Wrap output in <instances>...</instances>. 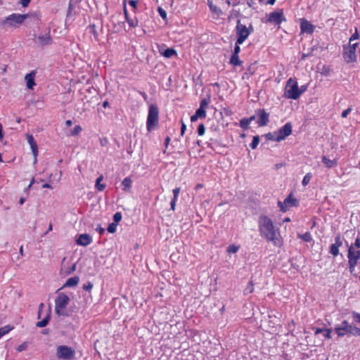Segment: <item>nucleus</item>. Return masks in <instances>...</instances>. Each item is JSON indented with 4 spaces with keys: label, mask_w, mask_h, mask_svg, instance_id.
Here are the masks:
<instances>
[{
    "label": "nucleus",
    "mask_w": 360,
    "mask_h": 360,
    "mask_svg": "<svg viewBox=\"0 0 360 360\" xmlns=\"http://www.w3.org/2000/svg\"><path fill=\"white\" fill-rule=\"evenodd\" d=\"M260 236L275 246L281 247L282 239L279 230L276 229L272 220L267 216H260L258 220Z\"/></svg>",
    "instance_id": "1"
},
{
    "label": "nucleus",
    "mask_w": 360,
    "mask_h": 360,
    "mask_svg": "<svg viewBox=\"0 0 360 360\" xmlns=\"http://www.w3.org/2000/svg\"><path fill=\"white\" fill-rule=\"evenodd\" d=\"M70 302V297L63 292H58L55 300V312L59 316H68L66 310L67 306Z\"/></svg>",
    "instance_id": "2"
},
{
    "label": "nucleus",
    "mask_w": 360,
    "mask_h": 360,
    "mask_svg": "<svg viewBox=\"0 0 360 360\" xmlns=\"http://www.w3.org/2000/svg\"><path fill=\"white\" fill-rule=\"evenodd\" d=\"M338 337L345 335H360V329L348 323L347 321H343L340 324L336 325L334 328Z\"/></svg>",
    "instance_id": "3"
},
{
    "label": "nucleus",
    "mask_w": 360,
    "mask_h": 360,
    "mask_svg": "<svg viewBox=\"0 0 360 360\" xmlns=\"http://www.w3.org/2000/svg\"><path fill=\"white\" fill-rule=\"evenodd\" d=\"M28 15L13 13L7 16L1 22V26L4 27L16 28L18 27L27 19Z\"/></svg>",
    "instance_id": "4"
},
{
    "label": "nucleus",
    "mask_w": 360,
    "mask_h": 360,
    "mask_svg": "<svg viewBox=\"0 0 360 360\" xmlns=\"http://www.w3.org/2000/svg\"><path fill=\"white\" fill-rule=\"evenodd\" d=\"M252 31L253 27L252 25H250L248 27L245 25L242 24L240 20H238L236 27L238 43L243 44Z\"/></svg>",
    "instance_id": "5"
},
{
    "label": "nucleus",
    "mask_w": 360,
    "mask_h": 360,
    "mask_svg": "<svg viewBox=\"0 0 360 360\" xmlns=\"http://www.w3.org/2000/svg\"><path fill=\"white\" fill-rule=\"evenodd\" d=\"M285 96L288 98L296 100L300 96V92H299V87L297 82L290 78L286 84Z\"/></svg>",
    "instance_id": "6"
},
{
    "label": "nucleus",
    "mask_w": 360,
    "mask_h": 360,
    "mask_svg": "<svg viewBox=\"0 0 360 360\" xmlns=\"http://www.w3.org/2000/svg\"><path fill=\"white\" fill-rule=\"evenodd\" d=\"M159 110L157 105H151L149 107L147 117V130L150 131L158 123Z\"/></svg>",
    "instance_id": "7"
},
{
    "label": "nucleus",
    "mask_w": 360,
    "mask_h": 360,
    "mask_svg": "<svg viewBox=\"0 0 360 360\" xmlns=\"http://www.w3.org/2000/svg\"><path fill=\"white\" fill-rule=\"evenodd\" d=\"M56 354L59 359L72 360L75 356V351L70 347L60 345L56 349Z\"/></svg>",
    "instance_id": "8"
},
{
    "label": "nucleus",
    "mask_w": 360,
    "mask_h": 360,
    "mask_svg": "<svg viewBox=\"0 0 360 360\" xmlns=\"http://www.w3.org/2000/svg\"><path fill=\"white\" fill-rule=\"evenodd\" d=\"M348 266L351 274L354 271L358 259L360 258V250H356L354 247H349L348 250Z\"/></svg>",
    "instance_id": "9"
},
{
    "label": "nucleus",
    "mask_w": 360,
    "mask_h": 360,
    "mask_svg": "<svg viewBox=\"0 0 360 360\" xmlns=\"http://www.w3.org/2000/svg\"><path fill=\"white\" fill-rule=\"evenodd\" d=\"M77 263H72L71 258L63 257L60 264V274L68 276L76 270Z\"/></svg>",
    "instance_id": "10"
},
{
    "label": "nucleus",
    "mask_w": 360,
    "mask_h": 360,
    "mask_svg": "<svg viewBox=\"0 0 360 360\" xmlns=\"http://www.w3.org/2000/svg\"><path fill=\"white\" fill-rule=\"evenodd\" d=\"M283 21H285L283 11L282 9H278L268 15L266 22L279 25Z\"/></svg>",
    "instance_id": "11"
},
{
    "label": "nucleus",
    "mask_w": 360,
    "mask_h": 360,
    "mask_svg": "<svg viewBox=\"0 0 360 360\" xmlns=\"http://www.w3.org/2000/svg\"><path fill=\"white\" fill-rule=\"evenodd\" d=\"M297 201L291 195H288L283 202H278V206L282 212H286L290 207L297 206Z\"/></svg>",
    "instance_id": "12"
},
{
    "label": "nucleus",
    "mask_w": 360,
    "mask_h": 360,
    "mask_svg": "<svg viewBox=\"0 0 360 360\" xmlns=\"http://www.w3.org/2000/svg\"><path fill=\"white\" fill-rule=\"evenodd\" d=\"M292 133V124L290 122L286 123L283 127L276 131L280 141H282Z\"/></svg>",
    "instance_id": "13"
},
{
    "label": "nucleus",
    "mask_w": 360,
    "mask_h": 360,
    "mask_svg": "<svg viewBox=\"0 0 360 360\" xmlns=\"http://www.w3.org/2000/svg\"><path fill=\"white\" fill-rule=\"evenodd\" d=\"M342 245V238L340 234H338L335 238V243H333L330 247V253L334 257H336L339 254V248Z\"/></svg>",
    "instance_id": "14"
},
{
    "label": "nucleus",
    "mask_w": 360,
    "mask_h": 360,
    "mask_svg": "<svg viewBox=\"0 0 360 360\" xmlns=\"http://www.w3.org/2000/svg\"><path fill=\"white\" fill-rule=\"evenodd\" d=\"M210 99L203 98L200 103L199 108L196 110L195 114L200 118H205L206 117V108L208 107Z\"/></svg>",
    "instance_id": "15"
},
{
    "label": "nucleus",
    "mask_w": 360,
    "mask_h": 360,
    "mask_svg": "<svg viewBox=\"0 0 360 360\" xmlns=\"http://www.w3.org/2000/svg\"><path fill=\"white\" fill-rule=\"evenodd\" d=\"M344 49L343 57L346 62L348 63L354 62L356 58V51L348 47H344Z\"/></svg>",
    "instance_id": "16"
},
{
    "label": "nucleus",
    "mask_w": 360,
    "mask_h": 360,
    "mask_svg": "<svg viewBox=\"0 0 360 360\" xmlns=\"http://www.w3.org/2000/svg\"><path fill=\"white\" fill-rule=\"evenodd\" d=\"M257 115L259 116V120L257 121L258 125L260 127L266 126L269 121V113L262 109L257 111Z\"/></svg>",
    "instance_id": "17"
},
{
    "label": "nucleus",
    "mask_w": 360,
    "mask_h": 360,
    "mask_svg": "<svg viewBox=\"0 0 360 360\" xmlns=\"http://www.w3.org/2000/svg\"><path fill=\"white\" fill-rule=\"evenodd\" d=\"M165 46L163 44L159 47V53L167 58H172V56H176V51L172 48L165 49Z\"/></svg>",
    "instance_id": "18"
},
{
    "label": "nucleus",
    "mask_w": 360,
    "mask_h": 360,
    "mask_svg": "<svg viewBox=\"0 0 360 360\" xmlns=\"http://www.w3.org/2000/svg\"><path fill=\"white\" fill-rule=\"evenodd\" d=\"M300 29L302 32L311 34L314 32V26L308 20L302 19L300 23Z\"/></svg>",
    "instance_id": "19"
},
{
    "label": "nucleus",
    "mask_w": 360,
    "mask_h": 360,
    "mask_svg": "<svg viewBox=\"0 0 360 360\" xmlns=\"http://www.w3.org/2000/svg\"><path fill=\"white\" fill-rule=\"evenodd\" d=\"M77 243L79 245L86 246L92 242L91 237L86 233L81 234L77 239Z\"/></svg>",
    "instance_id": "20"
},
{
    "label": "nucleus",
    "mask_w": 360,
    "mask_h": 360,
    "mask_svg": "<svg viewBox=\"0 0 360 360\" xmlns=\"http://www.w3.org/2000/svg\"><path fill=\"white\" fill-rule=\"evenodd\" d=\"M34 77H35L34 71H32L29 74H27L25 77V79L26 81V85L29 89H32L34 86L35 85Z\"/></svg>",
    "instance_id": "21"
},
{
    "label": "nucleus",
    "mask_w": 360,
    "mask_h": 360,
    "mask_svg": "<svg viewBox=\"0 0 360 360\" xmlns=\"http://www.w3.org/2000/svg\"><path fill=\"white\" fill-rule=\"evenodd\" d=\"M79 281V278L78 276H74L68 278L65 284L63 285V288H70L76 286Z\"/></svg>",
    "instance_id": "22"
},
{
    "label": "nucleus",
    "mask_w": 360,
    "mask_h": 360,
    "mask_svg": "<svg viewBox=\"0 0 360 360\" xmlns=\"http://www.w3.org/2000/svg\"><path fill=\"white\" fill-rule=\"evenodd\" d=\"M322 162L326 167L329 169L335 167L338 165V162L335 159L330 160L326 156L322 157Z\"/></svg>",
    "instance_id": "23"
},
{
    "label": "nucleus",
    "mask_w": 360,
    "mask_h": 360,
    "mask_svg": "<svg viewBox=\"0 0 360 360\" xmlns=\"http://www.w3.org/2000/svg\"><path fill=\"white\" fill-rule=\"evenodd\" d=\"M38 41L40 45L45 46L51 44V39L49 34H44L38 37Z\"/></svg>",
    "instance_id": "24"
},
{
    "label": "nucleus",
    "mask_w": 360,
    "mask_h": 360,
    "mask_svg": "<svg viewBox=\"0 0 360 360\" xmlns=\"http://www.w3.org/2000/svg\"><path fill=\"white\" fill-rule=\"evenodd\" d=\"M124 15H125V18H126V20L128 22V24L129 25V26L131 27H135L137 26L138 25V21L136 19H130L129 18V15H128V13H127V8L126 7L124 6Z\"/></svg>",
    "instance_id": "25"
},
{
    "label": "nucleus",
    "mask_w": 360,
    "mask_h": 360,
    "mask_svg": "<svg viewBox=\"0 0 360 360\" xmlns=\"http://www.w3.org/2000/svg\"><path fill=\"white\" fill-rule=\"evenodd\" d=\"M132 181L129 177H126L123 179L122 184L124 186V191H129L131 187Z\"/></svg>",
    "instance_id": "26"
},
{
    "label": "nucleus",
    "mask_w": 360,
    "mask_h": 360,
    "mask_svg": "<svg viewBox=\"0 0 360 360\" xmlns=\"http://www.w3.org/2000/svg\"><path fill=\"white\" fill-rule=\"evenodd\" d=\"M208 5L210 11L217 15L219 16L222 14V11L219 7L214 5L212 1H209Z\"/></svg>",
    "instance_id": "27"
},
{
    "label": "nucleus",
    "mask_w": 360,
    "mask_h": 360,
    "mask_svg": "<svg viewBox=\"0 0 360 360\" xmlns=\"http://www.w3.org/2000/svg\"><path fill=\"white\" fill-rule=\"evenodd\" d=\"M103 180V176L101 175L99 177L97 178L96 181V188L99 191H103L105 188V184H101V181Z\"/></svg>",
    "instance_id": "28"
},
{
    "label": "nucleus",
    "mask_w": 360,
    "mask_h": 360,
    "mask_svg": "<svg viewBox=\"0 0 360 360\" xmlns=\"http://www.w3.org/2000/svg\"><path fill=\"white\" fill-rule=\"evenodd\" d=\"M50 312L46 316V317L42 319L41 321H38L37 323H36V326L39 328H43V327H45L49 321V319H50Z\"/></svg>",
    "instance_id": "29"
},
{
    "label": "nucleus",
    "mask_w": 360,
    "mask_h": 360,
    "mask_svg": "<svg viewBox=\"0 0 360 360\" xmlns=\"http://www.w3.org/2000/svg\"><path fill=\"white\" fill-rule=\"evenodd\" d=\"M230 63L233 65L238 66L240 65L242 62L239 59L238 55L232 54L231 58H230Z\"/></svg>",
    "instance_id": "30"
},
{
    "label": "nucleus",
    "mask_w": 360,
    "mask_h": 360,
    "mask_svg": "<svg viewBox=\"0 0 360 360\" xmlns=\"http://www.w3.org/2000/svg\"><path fill=\"white\" fill-rule=\"evenodd\" d=\"M89 31L91 34H93L94 39L96 41H98V33L97 32L96 25H90L89 26Z\"/></svg>",
    "instance_id": "31"
},
{
    "label": "nucleus",
    "mask_w": 360,
    "mask_h": 360,
    "mask_svg": "<svg viewBox=\"0 0 360 360\" xmlns=\"http://www.w3.org/2000/svg\"><path fill=\"white\" fill-rule=\"evenodd\" d=\"M297 236L305 242H310L312 240L311 235L309 232H306L304 234L298 233Z\"/></svg>",
    "instance_id": "32"
},
{
    "label": "nucleus",
    "mask_w": 360,
    "mask_h": 360,
    "mask_svg": "<svg viewBox=\"0 0 360 360\" xmlns=\"http://www.w3.org/2000/svg\"><path fill=\"white\" fill-rule=\"evenodd\" d=\"M82 131V128L80 125H76L75 127L70 131V135L72 136H75L79 135Z\"/></svg>",
    "instance_id": "33"
},
{
    "label": "nucleus",
    "mask_w": 360,
    "mask_h": 360,
    "mask_svg": "<svg viewBox=\"0 0 360 360\" xmlns=\"http://www.w3.org/2000/svg\"><path fill=\"white\" fill-rule=\"evenodd\" d=\"M13 329L10 326H5L0 328V338L8 333Z\"/></svg>",
    "instance_id": "34"
},
{
    "label": "nucleus",
    "mask_w": 360,
    "mask_h": 360,
    "mask_svg": "<svg viewBox=\"0 0 360 360\" xmlns=\"http://www.w3.org/2000/svg\"><path fill=\"white\" fill-rule=\"evenodd\" d=\"M30 148L34 158V162H37V157L38 155V147L37 145V143H34L33 145H30Z\"/></svg>",
    "instance_id": "35"
},
{
    "label": "nucleus",
    "mask_w": 360,
    "mask_h": 360,
    "mask_svg": "<svg viewBox=\"0 0 360 360\" xmlns=\"http://www.w3.org/2000/svg\"><path fill=\"white\" fill-rule=\"evenodd\" d=\"M250 124V123L247 118H243L240 121V126L244 130H246L248 128Z\"/></svg>",
    "instance_id": "36"
},
{
    "label": "nucleus",
    "mask_w": 360,
    "mask_h": 360,
    "mask_svg": "<svg viewBox=\"0 0 360 360\" xmlns=\"http://www.w3.org/2000/svg\"><path fill=\"white\" fill-rule=\"evenodd\" d=\"M266 136L269 140L275 141H281L278 135L276 134V131L274 132V134L269 133V134H266Z\"/></svg>",
    "instance_id": "37"
},
{
    "label": "nucleus",
    "mask_w": 360,
    "mask_h": 360,
    "mask_svg": "<svg viewBox=\"0 0 360 360\" xmlns=\"http://www.w3.org/2000/svg\"><path fill=\"white\" fill-rule=\"evenodd\" d=\"M259 143V136H255L253 137L252 143H250V147L252 148V149H255L257 147Z\"/></svg>",
    "instance_id": "38"
},
{
    "label": "nucleus",
    "mask_w": 360,
    "mask_h": 360,
    "mask_svg": "<svg viewBox=\"0 0 360 360\" xmlns=\"http://www.w3.org/2000/svg\"><path fill=\"white\" fill-rule=\"evenodd\" d=\"M254 290L252 282L250 281L248 285V286L244 290V294L248 295L249 293L252 292Z\"/></svg>",
    "instance_id": "39"
},
{
    "label": "nucleus",
    "mask_w": 360,
    "mask_h": 360,
    "mask_svg": "<svg viewBox=\"0 0 360 360\" xmlns=\"http://www.w3.org/2000/svg\"><path fill=\"white\" fill-rule=\"evenodd\" d=\"M311 173H307L303 178L302 179V184L303 186H307L309 181H311Z\"/></svg>",
    "instance_id": "40"
},
{
    "label": "nucleus",
    "mask_w": 360,
    "mask_h": 360,
    "mask_svg": "<svg viewBox=\"0 0 360 360\" xmlns=\"http://www.w3.org/2000/svg\"><path fill=\"white\" fill-rule=\"evenodd\" d=\"M330 73V69L327 65H323L321 70V74L322 75L328 76Z\"/></svg>",
    "instance_id": "41"
},
{
    "label": "nucleus",
    "mask_w": 360,
    "mask_h": 360,
    "mask_svg": "<svg viewBox=\"0 0 360 360\" xmlns=\"http://www.w3.org/2000/svg\"><path fill=\"white\" fill-rule=\"evenodd\" d=\"M117 224L115 223H111L108 226V231L110 233H113L116 231Z\"/></svg>",
    "instance_id": "42"
},
{
    "label": "nucleus",
    "mask_w": 360,
    "mask_h": 360,
    "mask_svg": "<svg viewBox=\"0 0 360 360\" xmlns=\"http://www.w3.org/2000/svg\"><path fill=\"white\" fill-rule=\"evenodd\" d=\"M239 249V247L235 245H231L227 248V252L229 253H236Z\"/></svg>",
    "instance_id": "43"
},
{
    "label": "nucleus",
    "mask_w": 360,
    "mask_h": 360,
    "mask_svg": "<svg viewBox=\"0 0 360 360\" xmlns=\"http://www.w3.org/2000/svg\"><path fill=\"white\" fill-rule=\"evenodd\" d=\"M121 219H122V214L120 212H116L113 215V220H114L113 223H115L117 225V223L121 221Z\"/></svg>",
    "instance_id": "44"
},
{
    "label": "nucleus",
    "mask_w": 360,
    "mask_h": 360,
    "mask_svg": "<svg viewBox=\"0 0 360 360\" xmlns=\"http://www.w3.org/2000/svg\"><path fill=\"white\" fill-rule=\"evenodd\" d=\"M205 131V127L203 124H200L198 127V134L199 136L204 135Z\"/></svg>",
    "instance_id": "45"
},
{
    "label": "nucleus",
    "mask_w": 360,
    "mask_h": 360,
    "mask_svg": "<svg viewBox=\"0 0 360 360\" xmlns=\"http://www.w3.org/2000/svg\"><path fill=\"white\" fill-rule=\"evenodd\" d=\"M27 347V343L24 342L22 344H20V345H18V347H17L16 349H17L18 352H22L24 350H26Z\"/></svg>",
    "instance_id": "46"
},
{
    "label": "nucleus",
    "mask_w": 360,
    "mask_h": 360,
    "mask_svg": "<svg viewBox=\"0 0 360 360\" xmlns=\"http://www.w3.org/2000/svg\"><path fill=\"white\" fill-rule=\"evenodd\" d=\"M158 11L160 14V15L163 18V19H166L167 18V13L166 11L162 8L161 7H159L158 8Z\"/></svg>",
    "instance_id": "47"
},
{
    "label": "nucleus",
    "mask_w": 360,
    "mask_h": 360,
    "mask_svg": "<svg viewBox=\"0 0 360 360\" xmlns=\"http://www.w3.org/2000/svg\"><path fill=\"white\" fill-rule=\"evenodd\" d=\"M349 247H354L356 250L360 249V238L358 237L356 238L355 242L353 245H351Z\"/></svg>",
    "instance_id": "48"
},
{
    "label": "nucleus",
    "mask_w": 360,
    "mask_h": 360,
    "mask_svg": "<svg viewBox=\"0 0 360 360\" xmlns=\"http://www.w3.org/2000/svg\"><path fill=\"white\" fill-rule=\"evenodd\" d=\"M352 110V108L351 107L348 108L347 109L345 110L342 111V114H341V117L342 118H345L347 117V116L348 115L349 113H350Z\"/></svg>",
    "instance_id": "49"
},
{
    "label": "nucleus",
    "mask_w": 360,
    "mask_h": 360,
    "mask_svg": "<svg viewBox=\"0 0 360 360\" xmlns=\"http://www.w3.org/2000/svg\"><path fill=\"white\" fill-rule=\"evenodd\" d=\"M27 140L30 146L36 143L32 134H27Z\"/></svg>",
    "instance_id": "50"
},
{
    "label": "nucleus",
    "mask_w": 360,
    "mask_h": 360,
    "mask_svg": "<svg viewBox=\"0 0 360 360\" xmlns=\"http://www.w3.org/2000/svg\"><path fill=\"white\" fill-rule=\"evenodd\" d=\"M240 44L238 43V39L236 40V45L234 47V51L233 54L238 55L240 51Z\"/></svg>",
    "instance_id": "51"
},
{
    "label": "nucleus",
    "mask_w": 360,
    "mask_h": 360,
    "mask_svg": "<svg viewBox=\"0 0 360 360\" xmlns=\"http://www.w3.org/2000/svg\"><path fill=\"white\" fill-rule=\"evenodd\" d=\"M331 332H332V329L331 328H326L324 330V337L328 338V339H330L331 338Z\"/></svg>",
    "instance_id": "52"
},
{
    "label": "nucleus",
    "mask_w": 360,
    "mask_h": 360,
    "mask_svg": "<svg viewBox=\"0 0 360 360\" xmlns=\"http://www.w3.org/2000/svg\"><path fill=\"white\" fill-rule=\"evenodd\" d=\"M83 289L85 290H90L93 288V284L91 282H87L83 285Z\"/></svg>",
    "instance_id": "53"
},
{
    "label": "nucleus",
    "mask_w": 360,
    "mask_h": 360,
    "mask_svg": "<svg viewBox=\"0 0 360 360\" xmlns=\"http://www.w3.org/2000/svg\"><path fill=\"white\" fill-rule=\"evenodd\" d=\"M359 38V34L357 29H355V32L352 35V37L349 39V43H351L352 41L356 40Z\"/></svg>",
    "instance_id": "54"
},
{
    "label": "nucleus",
    "mask_w": 360,
    "mask_h": 360,
    "mask_svg": "<svg viewBox=\"0 0 360 360\" xmlns=\"http://www.w3.org/2000/svg\"><path fill=\"white\" fill-rule=\"evenodd\" d=\"M352 316L354 318V319L360 323V314L359 313H357V312H355V311H353L352 312Z\"/></svg>",
    "instance_id": "55"
},
{
    "label": "nucleus",
    "mask_w": 360,
    "mask_h": 360,
    "mask_svg": "<svg viewBox=\"0 0 360 360\" xmlns=\"http://www.w3.org/2000/svg\"><path fill=\"white\" fill-rule=\"evenodd\" d=\"M179 192H180V188H174L173 190V194H174V198H173L177 199V198L179 196Z\"/></svg>",
    "instance_id": "56"
},
{
    "label": "nucleus",
    "mask_w": 360,
    "mask_h": 360,
    "mask_svg": "<svg viewBox=\"0 0 360 360\" xmlns=\"http://www.w3.org/2000/svg\"><path fill=\"white\" fill-rule=\"evenodd\" d=\"M96 231L98 232L100 234H103L105 232V229L103 228L100 224H98L96 228Z\"/></svg>",
    "instance_id": "57"
},
{
    "label": "nucleus",
    "mask_w": 360,
    "mask_h": 360,
    "mask_svg": "<svg viewBox=\"0 0 360 360\" xmlns=\"http://www.w3.org/2000/svg\"><path fill=\"white\" fill-rule=\"evenodd\" d=\"M138 1L135 0H129V5L133 7L134 9L136 8Z\"/></svg>",
    "instance_id": "58"
},
{
    "label": "nucleus",
    "mask_w": 360,
    "mask_h": 360,
    "mask_svg": "<svg viewBox=\"0 0 360 360\" xmlns=\"http://www.w3.org/2000/svg\"><path fill=\"white\" fill-rule=\"evenodd\" d=\"M186 129V126L183 121H181V135L183 136Z\"/></svg>",
    "instance_id": "59"
},
{
    "label": "nucleus",
    "mask_w": 360,
    "mask_h": 360,
    "mask_svg": "<svg viewBox=\"0 0 360 360\" xmlns=\"http://www.w3.org/2000/svg\"><path fill=\"white\" fill-rule=\"evenodd\" d=\"M31 0H20V4L23 7L28 6Z\"/></svg>",
    "instance_id": "60"
},
{
    "label": "nucleus",
    "mask_w": 360,
    "mask_h": 360,
    "mask_svg": "<svg viewBox=\"0 0 360 360\" xmlns=\"http://www.w3.org/2000/svg\"><path fill=\"white\" fill-rule=\"evenodd\" d=\"M176 200L177 199H175V198H173L171 201V209L172 210H175V206H176Z\"/></svg>",
    "instance_id": "61"
},
{
    "label": "nucleus",
    "mask_w": 360,
    "mask_h": 360,
    "mask_svg": "<svg viewBox=\"0 0 360 360\" xmlns=\"http://www.w3.org/2000/svg\"><path fill=\"white\" fill-rule=\"evenodd\" d=\"M357 46H358L357 43H354V44L350 43L349 46L347 47L349 48L350 49L354 50L356 51V49Z\"/></svg>",
    "instance_id": "62"
},
{
    "label": "nucleus",
    "mask_w": 360,
    "mask_h": 360,
    "mask_svg": "<svg viewBox=\"0 0 360 360\" xmlns=\"http://www.w3.org/2000/svg\"><path fill=\"white\" fill-rule=\"evenodd\" d=\"M200 117L198 116H197V115L195 113V115H192L191 117V121L192 122H196Z\"/></svg>",
    "instance_id": "63"
},
{
    "label": "nucleus",
    "mask_w": 360,
    "mask_h": 360,
    "mask_svg": "<svg viewBox=\"0 0 360 360\" xmlns=\"http://www.w3.org/2000/svg\"><path fill=\"white\" fill-rule=\"evenodd\" d=\"M307 85L301 86V87L299 89V92H300V95L307 90Z\"/></svg>",
    "instance_id": "64"
}]
</instances>
